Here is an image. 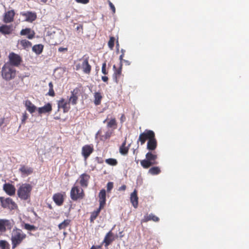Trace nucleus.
Listing matches in <instances>:
<instances>
[{
	"instance_id": "1",
	"label": "nucleus",
	"mask_w": 249,
	"mask_h": 249,
	"mask_svg": "<svg viewBox=\"0 0 249 249\" xmlns=\"http://www.w3.org/2000/svg\"><path fill=\"white\" fill-rule=\"evenodd\" d=\"M26 237V234L21 230L17 228L14 229L12 231L11 237L12 249H14L19 246Z\"/></svg>"
},
{
	"instance_id": "2",
	"label": "nucleus",
	"mask_w": 249,
	"mask_h": 249,
	"mask_svg": "<svg viewBox=\"0 0 249 249\" xmlns=\"http://www.w3.org/2000/svg\"><path fill=\"white\" fill-rule=\"evenodd\" d=\"M17 72L15 67L8 63H5L1 68V76L7 81L14 79L16 77Z\"/></svg>"
},
{
	"instance_id": "3",
	"label": "nucleus",
	"mask_w": 249,
	"mask_h": 249,
	"mask_svg": "<svg viewBox=\"0 0 249 249\" xmlns=\"http://www.w3.org/2000/svg\"><path fill=\"white\" fill-rule=\"evenodd\" d=\"M79 62L75 65L76 71L82 70L83 73L89 74L91 71V66L89 63V56L84 55L81 58L78 60Z\"/></svg>"
},
{
	"instance_id": "4",
	"label": "nucleus",
	"mask_w": 249,
	"mask_h": 249,
	"mask_svg": "<svg viewBox=\"0 0 249 249\" xmlns=\"http://www.w3.org/2000/svg\"><path fill=\"white\" fill-rule=\"evenodd\" d=\"M158 155L155 151H149L145 155V159L141 161L142 166L144 169H147L150 166L158 163L157 161Z\"/></svg>"
},
{
	"instance_id": "5",
	"label": "nucleus",
	"mask_w": 249,
	"mask_h": 249,
	"mask_svg": "<svg viewBox=\"0 0 249 249\" xmlns=\"http://www.w3.org/2000/svg\"><path fill=\"white\" fill-rule=\"evenodd\" d=\"M32 186L29 183L22 184L18 189L17 195L18 197L23 200L30 198Z\"/></svg>"
},
{
	"instance_id": "6",
	"label": "nucleus",
	"mask_w": 249,
	"mask_h": 249,
	"mask_svg": "<svg viewBox=\"0 0 249 249\" xmlns=\"http://www.w3.org/2000/svg\"><path fill=\"white\" fill-rule=\"evenodd\" d=\"M85 196L83 189L80 188L78 186L74 185L71 189L70 196L71 199L74 201L83 199Z\"/></svg>"
},
{
	"instance_id": "7",
	"label": "nucleus",
	"mask_w": 249,
	"mask_h": 249,
	"mask_svg": "<svg viewBox=\"0 0 249 249\" xmlns=\"http://www.w3.org/2000/svg\"><path fill=\"white\" fill-rule=\"evenodd\" d=\"M154 137H155V134L153 131L145 129L143 132L140 134L137 143L140 142L141 144L143 145L146 141L148 142L151 140Z\"/></svg>"
},
{
	"instance_id": "8",
	"label": "nucleus",
	"mask_w": 249,
	"mask_h": 249,
	"mask_svg": "<svg viewBox=\"0 0 249 249\" xmlns=\"http://www.w3.org/2000/svg\"><path fill=\"white\" fill-rule=\"evenodd\" d=\"M0 201L2 208L10 210H15L18 208V205L16 202L11 198H4L0 197Z\"/></svg>"
},
{
	"instance_id": "9",
	"label": "nucleus",
	"mask_w": 249,
	"mask_h": 249,
	"mask_svg": "<svg viewBox=\"0 0 249 249\" xmlns=\"http://www.w3.org/2000/svg\"><path fill=\"white\" fill-rule=\"evenodd\" d=\"M8 59V64H10L14 67L19 66L22 61V57L19 54L14 52L9 53Z\"/></svg>"
},
{
	"instance_id": "10",
	"label": "nucleus",
	"mask_w": 249,
	"mask_h": 249,
	"mask_svg": "<svg viewBox=\"0 0 249 249\" xmlns=\"http://www.w3.org/2000/svg\"><path fill=\"white\" fill-rule=\"evenodd\" d=\"M66 196L65 192L57 193L53 196V199L57 206H61L64 201V197Z\"/></svg>"
},
{
	"instance_id": "11",
	"label": "nucleus",
	"mask_w": 249,
	"mask_h": 249,
	"mask_svg": "<svg viewBox=\"0 0 249 249\" xmlns=\"http://www.w3.org/2000/svg\"><path fill=\"white\" fill-rule=\"evenodd\" d=\"M94 148L92 144H87L82 148V155L85 160H86L90 155L93 152Z\"/></svg>"
},
{
	"instance_id": "12",
	"label": "nucleus",
	"mask_w": 249,
	"mask_h": 249,
	"mask_svg": "<svg viewBox=\"0 0 249 249\" xmlns=\"http://www.w3.org/2000/svg\"><path fill=\"white\" fill-rule=\"evenodd\" d=\"M58 111L60 108H62L64 113L68 112L70 109V105L69 102L65 101V99L61 98L57 101Z\"/></svg>"
},
{
	"instance_id": "13",
	"label": "nucleus",
	"mask_w": 249,
	"mask_h": 249,
	"mask_svg": "<svg viewBox=\"0 0 249 249\" xmlns=\"http://www.w3.org/2000/svg\"><path fill=\"white\" fill-rule=\"evenodd\" d=\"M90 176L86 173L81 175L79 178V181L80 186L84 188H87L88 186Z\"/></svg>"
},
{
	"instance_id": "14",
	"label": "nucleus",
	"mask_w": 249,
	"mask_h": 249,
	"mask_svg": "<svg viewBox=\"0 0 249 249\" xmlns=\"http://www.w3.org/2000/svg\"><path fill=\"white\" fill-rule=\"evenodd\" d=\"M122 65H123L121 64L118 69H116L115 65L113 66V69L114 70L113 79L116 83H119V80L122 76Z\"/></svg>"
},
{
	"instance_id": "15",
	"label": "nucleus",
	"mask_w": 249,
	"mask_h": 249,
	"mask_svg": "<svg viewBox=\"0 0 249 249\" xmlns=\"http://www.w3.org/2000/svg\"><path fill=\"white\" fill-rule=\"evenodd\" d=\"M3 189L4 192L9 196H13L15 195L16 188L9 183H6L3 186Z\"/></svg>"
},
{
	"instance_id": "16",
	"label": "nucleus",
	"mask_w": 249,
	"mask_h": 249,
	"mask_svg": "<svg viewBox=\"0 0 249 249\" xmlns=\"http://www.w3.org/2000/svg\"><path fill=\"white\" fill-rule=\"evenodd\" d=\"M79 91V89L77 88L74 89L71 91V95L69 99V104L71 103L73 105H75L77 103L78 96L77 94Z\"/></svg>"
},
{
	"instance_id": "17",
	"label": "nucleus",
	"mask_w": 249,
	"mask_h": 249,
	"mask_svg": "<svg viewBox=\"0 0 249 249\" xmlns=\"http://www.w3.org/2000/svg\"><path fill=\"white\" fill-rule=\"evenodd\" d=\"M21 15L25 17V20L28 22H32L35 21L37 18L36 14V13L32 12H27L21 13Z\"/></svg>"
},
{
	"instance_id": "18",
	"label": "nucleus",
	"mask_w": 249,
	"mask_h": 249,
	"mask_svg": "<svg viewBox=\"0 0 249 249\" xmlns=\"http://www.w3.org/2000/svg\"><path fill=\"white\" fill-rule=\"evenodd\" d=\"M15 15V13L13 10L5 12L3 17V22L6 23L12 22L14 20Z\"/></svg>"
},
{
	"instance_id": "19",
	"label": "nucleus",
	"mask_w": 249,
	"mask_h": 249,
	"mask_svg": "<svg viewBox=\"0 0 249 249\" xmlns=\"http://www.w3.org/2000/svg\"><path fill=\"white\" fill-rule=\"evenodd\" d=\"M100 208H104L106 202V192L105 189H102L99 194Z\"/></svg>"
},
{
	"instance_id": "20",
	"label": "nucleus",
	"mask_w": 249,
	"mask_h": 249,
	"mask_svg": "<svg viewBox=\"0 0 249 249\" xmlns=\"http://www.w3.org/2000/svg\"><path fill=\"white\" fill-rule=\"evenodd\" d=\"M13 27L12 25L4 24L0 26V33L4 35H10L12 33Z\"/></svg>"
},
{
	"instance_id": "21",
	"label": "nucleus",
	"mask_w": 249,
	"mask_h": 249,
	"mask_svg": "<svg viewBox=\"0 0 249 249\" xmlns=\"http://www.w3.org/2000/svg\"><path fill=\"white\" fill-rule=\"evenodd\" d=\"M37 110L39 114L50 113L52 110V105L48 103L43 107H39Z\"/></svg>"
},
{
	"instance_id": "22",
	"label": "nucleus",
	"mask_w": 249,
	"mask_h": 249,
	"mask_svg": "<svg viewBox=\"0 0 249 249\" xmlns=\"http://www.w3.org/2000/svg\"><path fill=\"white\" fill-rule=\"evenodd\" d=\"M130 199L132 206L135 208H137L138 206V197L137 196V191L136 189L131 194Z\"/></svg>"
},
{
	"instance_id": "23",
	"label": "nucleus",
	"mask_w": 249,
	"mask_h": 249,
	"mask_svg": "<svg viewBox=\"0 0 249 249\" xmlns=\"http://www.w3.org/2000/svg\"><path fill=\"white\" fill-rule=\"evenodd\" d=\"M157 147V141L156 137L151 140L148 141L147 143L146 148L149 151H154Z\"/></svg>"
},
{
	"instance_id": "24",
	"label": "nucleus",
	"mask_w": 249,
	"mask_h": 249,
	"mask_svg": "<svg viewBox=\"0 0 249 249\" xmlns=\"http://www.w3.org/2000/svg\"><path fill=\"white\" fill-rule=\"evenodd\" d=\"M24 105L26 109L30 113H34L36 109V107L29 100H27L25 101Z\"/></svg>"
},
{
	"instance_id": "25",
	"label": "nucleus",
	"mask_w": 249,
	"mask_h": 249,
	"mask_svg": "<svg viewBox=\"0 0 249 249\" xmlns=\"http://www.w3.org/2000/svg\"><path fill=\"white\" fill-rule=\"evenodd\" d=\"M150 220H152L154 222H158L160 220V219L153 213H150L149 214H146L144 216L142 220V222H147Z\"/></svg>"
},
{
	"instance_id": "26",
	"label": "nucleus",
	"mask_w": 249,
	"mask_h": 249,
	"mask_svg": "<svg viewBox=\"0 0 249 249\" xmlns=\"http://www.w3.org/2000/svg\"><path fill=\"white\" fill-rule=\"evenodd\" d=\"M114 240V237L113 233L110 231L106 234L104 240V243L105 244V246H108Z\"/></svg>"
},
{
	"instance_id": "27",
	"label": "nucleus",
	"mask_w": 249,
	"mask_h": 249,
	"mask_svg": "<svg viewBox=\"0 0 249 249\" xmlns=\"http://www.w3.org/2000/svg\"><path fill=\"white\" fill-rule=\"evenodd\" d=\"M31 29L30 28H25L24 29L21 30L20 32V34L21 36L28 35L27 38L28 39H33L35 36V33L34 32L31 34Z\"/></svg>"
},
{
	"instance_id": "28",
	"label": "nucleus",
	"mask_w": 249,
	"mask_h": 249,
	"mask_svg": "<svg viewBox=\"0 0 249 249\" xmlns=\"http://www.w3.org/2000/svg\"><path fill=\"white\" fill-rule=\"evenodd\" d=\"M19 170L22 174L25 175H29L33 172V169L32 168L28 167L25 165H22L19 169Z\"/></svg>"
},
{
	"instance_id": "29",
	"label": "nucleus",
	"mask_w": 249,
	"mask_h": 249,
	"mask_svg": "<svg viewBox=\"0 0 249 249\" xmlns=\"http://www.w3.org/2000/svg\"><path fill=\"white\" fill-rule=\"evenodd\" d=\"M94 103L96 106H98L101 104V101L103 98V96L101 92H95L94 93Z\"/></svg>"
},
{
	"instance_id": "30",
	"label": "nucleus",
	"mask_w": 249,
	"mask_h": 249,
	"mask_svg": "<svg viewBox=\"0 0 249 249\" xmlns=\"http://www.w3.org/2000/svg\"><path fill=\"white\" fill-rule=\"evenodd\" d=\"M18 45H20L22 49H27L30 48L32 46V43L26 39H22L18 41Z\"/></svg>"
},
{
	"instance_id": "31",
	"label": "nucleus",
	"mask_w": 249,
	"mask_h": 249,
	"mask_svg": "<svg viewBox=\"0 0 249 249\" xmlns=\"http://www.w3.org/2000/svg\"><path fill=\"white\" fill-rule=\"evenodd\" d=\"M97 135H99L100 139L102 141H105L106 140L108 139L112 135V131L108 130L105 132V133L103 135L101 134L100 131H98L97 133Z\"/></svg>"
},
{
	"instance_id": "32",
	"label": "nucleus",
	"mask_w": 249,
	"mask_h": 249,
	"mask_svg": "<svg viewBox=\"0 0 249 249\" xmlns=\"http://www.w3.org/2000/svg\"><path fill=\"white\" fill-rule=\"evenodd\" d=\"M44 48V46L42 44L35 45L32 47V51L36 54H40L42 53Z\"/></svg>"
},
{
	"instance_id": "33",
	"label": "nucleus",
	"mask_w": 249,
	"mask_h": 249,
	"mask_svg": "<svg viewBox=\"0 0 249 249\" xmlns=\"http://www.w3.org/2000/svg\"><path fill=\"white\" fill-rule=\"evenodd\" d=\"M9 222V221L5 219H0V234L6 231L5 226Z\"/></svg>"
},
{
	"instance_id": "34",
	"label": "nucleus",
	"mask_w": 249,
	"mask_h": 249,
	"mask_svg": "<svg viewBox=\"0 0 249 249\" xmlns=\"http://www.w3.org/2000/svg\"><path fill=\"white\" fill-rule=\"evenodd\" d=\"M126 140H125L119 148V151L122 155H126L128 152V148L126 146Z\"/></svg>"
},
{
	"instance_id": "35",
	"label": "nucleus",
	"mask_w": 249,
	"mask_h": 249,
	"mask_svg": "<svg viewBox=\"0 0 249 249\" xmlns=\"http://www.w3.org/2000/svg\"><path fill=\"white\" fill-rule=\"evenodd\" d=\"M103 208H100V207L99 206V207L96 211H94L91 213L90 217V220L91 222L93 221L97 218V217L100 213L101 210Z\"/></svg>"
},
{
	"instance_id": "36",
	"label": "nucleus",
	"mask_w": 249,
	"mask_h": 249,
	"mask_svg": "<svg viewBox=\"0 0 249 249\" xmlns=\"http://www.w3.org/2000/svg\"><path fill=\"white\" fill-rule=\"evenodd\" d=\"M161 171L160 167L158 166L152 167L149 169L148 173L152 175H156L159 174Z\"/></svg>"
},
{
	"instance_id": "37",
	"label": "nucleus",
	"mask_w": 249,
	"mask_h": 249,
	"mask_svg": "<svg viewBox=\"0 0 249 249\" xmlns=\"http://www.w3.org/2000/svg\"><path fill=\"white\" fill-rule=\"evenodd\" d=\"M71 220L69 219H66L62 223L58 225V228L59 230L65 229L70 224Z\"/></svg>"
},
{
	"instance_id": "38",
	"label": "nucleus",
	"mask_w": 249,
	"mask_h": 249,
	"mask_svg": "<svg viewBox=\"0 0 249 249\" xmlns=\"http://www.w3.org/2000/svg\"><path fill=\"white\" fill-rule=\"evenodd\" d=\"M49 92L46 94V95L54 97L55 96V92L53 89V86L52 82H50L49 83Z\"/></svg>"
},
{
	"instance_id": "39",
	"label": "nucleus",
	"mask_w": 249,
	"mask_h": 249,
	"mask_svg": "<svg viewBox=\"0 0 249 249\" xmlns=\"http://www.w3.org/2000/svg\"><path fill=\"white\" fill-rule=\"evenodd\" d=\"M105 162L111 166H116L118 164V161L115 159L109 158L105 160Z\"/></svg>"
},
{
	"instance_id": "40",
	"label": "nucleus",
	"mask_w": 249,
	"mask_h": 249,
	"mask_svg": "<svg viewBox=\"0 0 249 249\" xmlns=\"http://www.w3.org/2000/svg\"><path fill=\"white\" fill-rule=\"evenodd\" d=\"M9 244L5 240L0 241V248L1 249H9Z\"/></svg>"
},
{
	"instance_id": "41",
	"label": "nucleus",
	"mask_w": 249,
	"mask_h": 249,
	"mask_svg": "<svg viewBox=\"0 0 249 249\" xmlns=\"http://www.w3.org/2000/svg\"><path fill=\"white\" fill-rule=\"evenodd\" d=\"M115 38L113 36H111L109 38V40L108 42V47L112 50L114 46Z\"/></svg>"
},
{
	"instance_id": "42",
	"label": "nucleus",
	"mask_w": 249,
	"mask_h": 249,
	"mask_svg": "<svg viewBox=\"0 0 249 249\" xmlns=\"http://www.w3.org/2000/svg\"><path fill=\"white\" fill-rule=\"evenodd\" d=\"M24 228L25 229L29 231H35L37 229L36 227L29 224H25L24 225Z\"/></svg>"
},
{
	"instance_id": "43",
	"label": "nucleus",
	"mask_w": 249,
	"mask_h": 249,
	"mask_svg": "<svg viewBox=\"0 0 249 249\" xmlns=\"http://www.w3.org/2000/svg\"><path fill=\"white\" fill-rule=\"evenodd\" d=\"M117 125L116 121L115 118L110 120L107 123V126L108 127H112Z\"/></svg>"
},
{
	"instance_id": "44",
	"label": "nucleus",
	"mask_w": 249,
	"mask_h": 249,
	"mask_svg": "<svg viewBox=\"0 0 249 249\" xmlns=\"http://www.w3.org/2000/svg\"><path fill=\"white\" fill-rule=\"evenodd\" d=\"M106 67H107L106 62H104V63H103L102 66V72L105 75L107 74L108 72V71L106 69Z\"/></svg>"
},
{
	"instance_id": "45",
	"label": "nucleus",
	"mask_w": 249,
	"mask_h": 249,
	"mask_svg": "<svg viewBox=\"0 0 249 249\" xmlns=\"http://www.w3.org/2000/svg\"><path fill=\"white\" fill-rule=\"evenodd\" d=\"M28 115L27 113H26V112H24L22 114V119H21V123L22 124H25V122H26V120L28 119Z\"/></svg>"
},
{
	"instance_id": "46",
	"label": "nucleus",
	"mask_w": 249,
	"mask_h": 249,
	"mask_svg": "<svg viewBox=\"0 0 249 249\" xmlns=\"http://www.w3.org/2000/svg\"><path fill=\"white\" fill-rule=\"evenodd\" d=\"M113 187V183L112 182H109L107 185V190L108 193L110 192Z\"/></svg>"
},
{
	"instance_id": "47",
	"label": "nucleus",
	"mask_w": 249,
	"mask_h": 249,
	"mask_svg": "<svg viewBox=\"0 0 249 249\" xmlns=\"http://www.w3.org/2000/svg\"><path fill=\"white\" fill-rule=\"evenodd\" d=\"M77 3L84 4H87L89 2V0H75Z\"/></svg>"
},
{
	"instance_id": "48",
	"label": "nucleus",
	"mask_w": 249,
	"mask_h": 249,
	"mask_svg": "<svg viewBox=\"0 0 249 249\" xmlns=\"http://www.w3.org/2000/svg\"><path fill=\"white\" fill-rule=\"evenodd\" d=\"M109 5L110 8L111 10H112L113 13H115V7L114 5L110 1L109 2Z\"/></svg>"
},
{
	"instance_id": "49",
	"label": "nucleus",
	"mask_w": 249,
	"mask_h": 249,
	"mask_svg": "<svg viewBox=\"0 0 249 249\" xmlns=\"http://www.w3.org/2000/svg\"><path fill=\"white\" fill-rule=\"evenodd\" d=\"M101 78H102V80H103V81H104V82L107 83V81L108 80V77H107L106 76H102Z\"/></svg>"
},
{
	"instance_id": "50",
	"label": "nucleus",
	"mask_w": 249,
	"mask_h": 249,
	"mask_svg": "<svg viewBox=\"0 0 249 249\" xmlns=\"http://www.w3.org/2000/svg\"><path fill=\"white\" fill-rule=\"evenodd\" d=\"M96 160L98 163H103L104 162L103 160L101 158L96 157Z\"/></svg>"
},
{
	"instance_id": "51",
	"label": "nucleus",
	"mask_w": 249,
	"mask_h": 249,
	"mask_svg": "<svg viewBox=\"0 0 249 249\" xmlns=\"http://www.w3.org/2000/svg\"><path fill=\"white\" fill-rule=\"evenodd\" d=\"M68 48H63V47H60L58 49V51L60 52H62L64 51H67Z\"/></svg>"
},
{
	"instance_id": "52",
	"label": "nucleus",
	"mask_w": 249,
	"mask_h": 249,
	"mask_svg": "<svg viewBox=\"0 0 249 249\" xmlns=\"http://www.w3.org/2000/svg\"><path fill=\"white\" fill-rule=\"evenodd\" d=\"M126 187L125 185H123L119 187V191H124L126 189Z\"/></svg>"
},
{
	"instance_id": "53",
	"label": "nucleus",
	"mask_w": 249,
	"mask_h": 249,
	"mask_svg": "<svg viewBox=\"0 0 249 249\" xmlns=\"http://www.w3.org/2000/svg\"><path fill=\"white\" fill-rule=\"evenodd\" d=\"M124 53H123L120 56V64H122V61L123 60V57H124Z\"/></svg>"
},
{
	"instance_id": "54",
	"label": "nucleus",
	"mask_w": 249,
	"mask_h": 249,
	"mask_svg": "<svg viewBox=\"0 0 249 249\" xmlns=\"http://www.w3.org/2000/svg\"><path fill=\"white\" fill-rule=\"evenodd\" d=\"M125 117L124 114H122V116L120 118V120L121 122H124L125 120Z\"/></svg>"
},
{
	"instance_id": "55",
	"label": "nucleus",
	"mask_w": 249,
	"mask_h": 249,
	"mask_svg": "<svg viewBox=\"0 0 249 249\" xmlns=\"http://www.w3.org/2000/svg\"><path fill=\"white\" fill-rule=\"evenodd\" d=\"M4 118H0V126H2V124H4Z\"/></svg>"
},
{
	"instance_id": "56",
	"label": "nucleus",
	"mask_w": 249,
	"mask_h": 249,
	"mask_svg": "<svg viewBox=\"0 0 249 249\" xmlns=\"http://www.w3.org/2000/svg\"><path fill=\"white\" fill-rule=\"evenodd\" d=\"M100 247H96L95 246H92L90 249H98Z\"/></svg>"
},
{
	"instance_id": "57",
	"label": "nucleus",
	"mask_w": 249,
	"mask_h": 249,
	"mask_svg": "<svg viewBox=\"0 0 249 249\" xmlns=\"http://www.w3.org/2000/svg\"><path fill=\"white\" fill-rule=\"evenodd\" d=\"M42 2L44 3H46L47 1H48V0H40Z\"/></svg>"
},
{
	"instance_id": "58",
	"label": "nucleus",
	"mask_w": 249,
	"mask_h": 249,
	"mask_svg": "<svg viewBox=\"0 0 249 249\" xmlns=\"http://www.w3.org/2000/svg\"><path fill=\"white\" fill-rule=\"evenodd\" d=\"M135 161H136V162L137 163H139V160H137V157H135Z\"/></svg>"
},
{
	"instance_id": "59",
	"label": "nucleus",
	"mask_w": 249,
	"mask_h": 249,
	"mask_svg": "<svg viewBox=\"0 0 249 249\" xmlns=\"http://www.w3.org/2000/svg\"><path fill=\"white\" fill-rule=\"evenodd\" d=\"M54 119H56V120H58L59 119V117H54Z\"/></svg>"
},
{
	"instance_id": "60",
	"label": "nucleus",
	"mask_w": 249,
	"mask_h": 249,
	"mask_svg": "<svg viewBox=\"0 0 249 249\" xmlns=\"http://www.w3.org/2000/svg\"><path fill=\"white\" fill-rule=\"evenodd\" d=\"M49 208H50V209H52V206H51V205H50V206H49Z\"/></svg>"
},
{
	"instance_id": "61",
	"label": "nucleus",
	"mask_w": 249,
	"mask_h": 249,
	"mask_svg": "<svg viewBox=\"0 0 249 249\" xmlns=\"http://www.w3.org/2000/svg\"><path fill=\"white\" fill-rule=\"evenodd\" d=\"M107 120H105L104 121V123H105L106 122Z\"/></svg>"
}]
</instances>
